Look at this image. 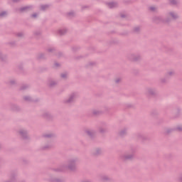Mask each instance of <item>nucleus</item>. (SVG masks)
<instances>
[{
	"mask_svg": "<svg viewBox=\"0 0 182 182\" xmlns=\"http://www.w3.org/2000/svg\"><path fill=\"white\" fill-rule=\"evenodd\" d=\"M153 21L155 22V23H160V22H163L164 23H168L171 19L167 18L166 20H164L161 16H155L154 17Z\"/></svg>",
	"mask_w": 182,
	"mask_h": 182,
	"instance_id": "nucleus-1",
	"label": "nucleus"
},
{
	"mask_svg": "<svg viewBox=\"0 0 182 182\" xmlns=\"http://www.w3.org/2000/svg\"><path fill=\"white\" fill-rule=\"evenodd\" d=\"M129 59L133 62H139V60H141V55L140 54H132L129 56Z\"/></svg>",
	"mask_w": 182,
	"mask_h": 182,
	"instance_id": "nucleus-2",
	"label": "nucleus"
},
{
	"mask_svg": "<svg viewBox=\"0 0 182 182\" xmlns=\"http://www.w3.org/2000/svg\"><path fill=\"white\" fill-rule=\"evenodd\" d=\"M107 5L109 6V8L112 9V8H116V6H117V3L116 2H110V3H107Z\"/></svg>",
	"mask_w": 182,
	"mask_h": 182,
	"instance_id": "nucleus-3",
	"label": "nucleus"
},
{
	"mask_svg": "<svg viewBox=\"0 0 182 182\" xmlns=\"http://www.w3.org/2000/svg\"><path fill=\"white\" fill-rule=\"evenodd\" d=\"M169 16H171L173 19H177L178 18V15L174 12H170Z\"/></svg>",
	"mask_w": 182,
	"mask_h": 182,
	"instance_id": "nucleus-4",
	"label": "nucleus"
},
{
	"mask_svg": "<svg viewBox=\"0 0 182 182\" xmlns=\"http://www.w3.org/2000/svg\"><path fill=\"white\" fill-rule=\"evenodd\" d=\"M66 32H68V30H66V28H63L58 31V35H65V33H66Z\"/></svg>",
	"mask_w": 182,
	"mask_h": 182,
	"instance_id": "nucleus-5",
	"label": "nucleus"
},
{
	"mask_svg": "<svg viewBox=\"0 0 182 182\" xmlns=\"http://www.w3.org/2000/svg\"><path fill=\"white\" fill-rule=\"evenodd\" d=\"M31 6H24L19 9L20 12H25V11H28V9H31Z\"/></svg>",
	"mask_w": 182,
	"mask_h": 182,
	"instance_id": "nucleus-6",
	"label": "nucleus"
},
{
	"mask_svg": "<svg viewBox=\"0 0 182 182\" xmlns=\"http://www.w3.org/2000/svg\"><path fill=\"white\" fill-rule=\"evenodd\" d=\"M8 15V12L2 11L0 13V18H5Z\"/></svg>",
	"mask_w": 182,
	"mask_h": 182,
	"instance_id": "nucleus-7",
	"label": "nucleus"
},
{
	"mask_svg": "<svg viewBox=\"0 0 182 182\" xmlns=\"http://www.w3.org/2000/svg\"><path fill=\"white\" fill-rule=\"evenodd\" d=\"M48 8H49L48 5H42L41 6V11H46V9H48Z\"/></svg>",
	"mask_w": 182,
	"mask_h": 182,
	"instance_id": "nucleus-8",
	"label": "nucleus"
},
{
	"mask_svg": "<svg viewBox=\"0 0 182 182\" xmlns=\"http://www.w3.org/2000/svg\"><path fill=\"white\" fill-rule=\"evenodd\" d=\"M0 59L2 61L6 60V55H4L1 53H0Z\"/></svg>",
	"mask_w": 182,
	"mask_h": 182,
	"instance_id": "nucleus-9",
	"label": "nucleus"
},
{
	"mask_svg": "<svg viewBox=\"0 0 182 182\" xmlns=\"http://www.w3.org/2000/svg\"><path fill=\"white\" fill-rule=\"evenodd\" d=\"M171 5H176L177 4V0H169Z\"/></svg>",
	"mask_w": 182,
	"mask_h": 182,
	"instance_id": "nucleus-10",
	"label": "nucleus"
},
{
	"mask_svg": "<svg viewBox=\"0 0 182 182\" xmlns=\"http://www.w3.org/2000/svg\"><path fill=\"white\" fill-rule=\"evenodd\" d=\"M134 32H135L136 33H138V32H140V27H135L134 28Z\"/></svg>",
	"mask_w": 182,
	"mask_h": 182,
	"instance_id": "nucleus-11",
	"label": "nucleus"
},
{
	"mask_svg": "<svg viewBox=\"0 0 182 182\" xmlns=\"http://www.w3.org/2000/svg\"><path fill=\"white\" fill-rule=\"evenodd\" d=\"M68 16H69L70 18L72 16H74L75 13L73 11H70L69 13L67 14Z\"/></svg>",
	"mask_w": 182,
	"mask_h": 182,
	"instance_id": "nucleus-12",
	"label": "nucleus"
},
{
	"mask_svg": "<svg viewBox=\"0 0 182 182\" xmlns=\"http://www.w3.org/2000/svg\"><path fill=\"white\" fill-rule=\"evenodd\" d=\"M149 9H150L152 12H154L156 9V7H154V6H151V7H149Z\"/></svg>",
	"mask_w": 182,
	"mask_h": 182,
	"instance_id": "nucleus-13",
	"label": "nucleus"
},
{
	"mask_svg": "<svg viewBox=\"0 0 182 182\" xmlns=\"http://www.w3.org/2000/svg\"><path fill=\"white\" fill-rule=\"evenodd\" d=\"M53 51H55V48H48V52L52 53V52H53Z\"/></svg>",
	"mask_w": 182,
	"mask_h": 182,
	"instance_id": "nucleus-14",
	"label": "nucleus"
},
{
	"mask_svg": "<svg viewBox=\"0 0 182 182\" xmlns=\"http://www.w3.org/2000/svg\"><path fill=\"white\" fill-rule=\"evenodd\" d=\"M34 35H36V36H39V35H41V31H36Z\"/></svg>",
	"mask_w": 182,
	"mask_h": 182,
	"instance_id": "nucleus-15",
	"label": "nucleus"
},
{
	"mask_svg": "<svg viewBox=\"0 0 182 182\" xmlns=\"http://www.w3.org/2000/svg\"><path fill=\"white\" fill-rule=\"evenodd\" d=\"M55 66L56 68H60V64H59V63H55Z\"/></svg>",
	"mask_w": 182,
	"mask_h": 182,
	"instance_id": "nucleus-16",
	"label": "nucleus"
},
{
	"mask_svg": "<svg viewBox=\"0 0 182 182\" xmlns=\"http://www.w3.org/2000/svg\"><path fill=\"white\" fill-rule=\"evenodd\" d=\"M17 36H18V37L23 36V33H17Z\"/></svg>",
	"mask_w": 182,
	"mask_h": 182,
	"instance_id": "nucleus-17",
	"label": "nucleus"
},
{
	"mask_svg": "<svg viewBox=\"0 0 182 182\" xmlns=\"http://www.w3.org/2000/svg\"><path fill=\"white\" fill-rule=\"evenodd\" d=\"M36 16H38V14H33L31 15L32 18H36Z\"/></svg>",
	"mask_w": 182,
	"mask_h": 182,
	"instance_id": "nucleus-18",
	"label": "nucleus"
},
{
	"mask_svg": "<svg viewBox=\"0 0 182 182\" xmlns=\"http://www.w3.org/2000/svg\"><path fill=\"white\" fill-rule=\"evenodd\" d=\"M43 56H44L43 54H41L38 58L39 59H43Z\"/></svg>",
	"mask_w": 182,
	"mask_h": 182,
	"instance_id": "nucleus-19",
	"label": "nucleus"
},
{
	"mask_svg": "<svg viewBox=\"0 0 182 182\" xmlns=\"http://www.w3.org/2000/svg\"><path fill=\"white\" fill-rule=\"evenodd\" d=\"M89 65H90V66H93L94 65H95V63H90Z\"/></svg>",
	"mask_w": 182,
	"mask_h": 182,
	"instance_id": "nucleus-20",
	"label": "nucleus"
},
{
	"mask_svg": "<svg viewBox=\"0 0 182 182\" xmlns=\"http://www.w3.org/2000/svg\"><path fill=\"white\" fill-rule=\"evenodd\" d=\"M21 0H13V2H19Z\"/></svg>",
	"mask_w": 182,
	"mask_h": 182,
	"instance_id": "nucleus-21",
	"label": "nucleus"
},
{
	"mask_svg": "<svg viewBox=\"0 0 182 182\" xmlns=\"http://www.w3.org/2000/svg\"><path fill=\"white\" fill-rule=\"evenodd\" d=\"M121 18H125V16L124 15H121Z\"/></svg>",
	"mask_w": 182,
	"mask_h": 182,
	"instance_id": "nucleus-22",
	"label": "nucleus"
},
{
	"mask_svg": "<svg viewBox=\"0 0 182 182\" xmlns=\"http://www.w3.org/2000/svg\"><path fill=\"white\" fill-rule=\"evenodd\" d=\"M73 50H75V47L73 48Z\"/></svg>",
	"mask_w": 182,
	"mask_h": 182,
	"instance_id": "nucleus-23",
	"label": "nucleus"
}]
</instances>
